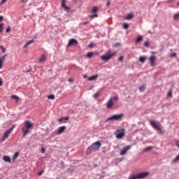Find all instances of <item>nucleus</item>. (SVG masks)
I'll list each match as a JSON object with an SVG mask.
<instances>
[{
  "label": "nucleus",
  "instance_id": "50",
  "mask_svg": "<svg viewBox=\"0 0 179 179\" xmlns=\"http://www.w3.org/2000/svg\"><path fill=\"white\" fill-rule=\"evenodd\" d=\"M64 120H65V121H68V120H69V117H66L63 118Z\"/></svg>",
  "mask_w": 179,
  "mask_h": 179
},
{
  "label": "nucleus",
  "instance_id": "45",
  "mask_svg": "<svg viewBox=\"0 0 179 179\" xmlns=\"http://www.w3.org/2000/svg\"><path fill=\"white\" fill-rule=\"evenodd\" d=\"M113 99V101H114V100H118V97L117 96H114L113 98H110Z\"/></svg>",
  "mask_w": 179,
  "mask_h": 179
},
{
  "label": "nucleus",
  "instance_id": "58",
  "mask_svg": "<svg viewBox=\"0 0 179 179\" xmlns=\"http://www.w3.org/2000/svg\"><path fill=\"white\" fill-rule=\"evenodd\" d=\"M177 5H178V6H179V1L178 2Z\"/></svg>",
  "mask_w": 179,
  "mask_h": 179
},
{
  "label": "nucleus",
  "instance_id": "37",
  "mask_svg": "<svg viewBox=\"0 0 179 179\" xmlns=\"http://www.w3.org/2000/svg\"><path fill=\"white\" fill-rule=\"evenodd\" d=\"M99 15L97 14H94V15H90V17L93 18V17H97Z\"/></svg>",
  "mask_w": 179,
  "mask_h": 179
},
{
  "label": "nucleus",
  "instance_id": "59",
  "mask_svg": "<svg viewBox=\"0 0 179 179\" xmlns=\"http://www.w3.org/2000/svg\"><path fill=\"white\" fill-rule=\"evenodd\" d=\"M34 38H37V37L34 36Z\"/></svg>",
  "mask_w": 179,
  "mask_h": 179
},
{
  "label": "nucleus",
  "instance_id": "19",
  "mask_svg": "<svg viewBox=\"0 0 179 179\" xmlns=\"http://www.w3.org/2000/svg\"><path fill=\"white\" fill-rule=\"evenodd\" d=\"M139 90H140V92H145V90H146V85H141L140 87H139Z\"/></svg>",
  "mask_w": 179,
  "mask_h": 179
},
{
  "label": "nucleus",
  "instance_id": "53",
  "mask_svg": "<svg viewBox=\"0 0 179 179\" xmlns=\"http://www.w3.org/2000/svg\"><path fill=\"white\" fill-rule=\"evenodd\" d=\"M62 120H64V117H62L60 119L58 120L59 122H61V121H62Z\"/></svg>",
  "mask_w": 179,
  "mask_h": 179
},
{
  "label": "nucleus",
  "instance_id": "6",
  "mask_svg": "<svg viewBox=\"0 0 179 179\" xmlns=\"http://www.w3.org/2000/svg\"><path fill=\"white\" fill-rule=\"evenodd\" d=\"M115 135L117 139H122L125 135V129H120L116 131Z\"/></svg>",
  "mask_w": 179,
  "mask_h": 179
},
{
  "label": "nucleus",
  "instance_id": "48",
  "mask_svg": "<svg viewBox=\"0 0 179 179\" xmlns=\"http://www.w3.org/2000/svg\"><path fill=\"white\" fill-rule=\"evenodd\" d=\"M86 24H89V21H87L85 22H83V25L86 26Z\"/></svg>",
  "mask_w": 179,
  "mask_h": 179
},
{
  "label": "nucleus",
  "instance_id": "57",
  "mask_svg": "<svg viewBox=\"0 0 179 179\" xmlns=\"http://www.w3.org/2000/svg\"><path fill=\"white\" fill-rule=\"evenodd\" d=\"M151 53H152V54H156V52H151Z\"/></svg>",
  "mask_w": 179,
  "mask_h": 179
},
{
  "label": "nucleus",
  "instance_id": "16",
  "mask_svg": "<svg viewBox=\"0 0 179 179\" xmlns=\"http://www.w3.org/2000/svg\"><path fill=\"white\" fill-rule=\"evenodd\" d=\"M65 129H66V127H65V126H62V127H59L57 134L59 135L62 134L64 132V131H65Z\"/></svg>",
  "mask_w": 179,
  "mask_h": 179
},
{
  "label": "nucleus",
  "instance_id": "54",
  "mask_svg": "<svg viewBox=\"0 0 179 179\" xmlns=\"http://www.w3.org/2000/svg\"><path fill=\"white\" fill-rule=\"evenodd\" d=\"M83 78H84V79H86V78H87V75H86V74L84 75V76H83Z\"/></svg>",
  "mask_w": 179,
  "mask_h": 179
},
{
  "label": "nucleus",
  "instance_id": "1",
  "mask_svg": "<svg viewBox=\"0 0 179 179\" xmlns=\"http://www.w3.org/2000/svg\"><path fill=\"white\" fill-rule=\"evenodd\" d=\"M101 148V141H96L94 143H92L87 149V153L88 155H90L92 152H96L99 150Z\"/></svg>",
  "mask_w": 179,
  "mask_h": 179
},
{
  "label": "nucleus",
  "instance_id": "60",
  "mask_svg": "<svg viewBox=\"0 0 179 179\" xmlns=\"http://www.w3.org/2000/svg\"><path fill=\"white\" fill-rule=\"evenodd\" d=\"M0 179H1V178H0Z\"/></svg>",
  "mask_w": 179,
  "mask_h": 179
},
{
  "label": "nucleus",
  "instance_id": "39",
  "mask_svg": "<svg viewBox=\"0 0 179 179\" xmlns=\"http://www.w3.org/2000/svg\"><path fill=\"white\" fill-rule=\"evenodd\" d=\"M167 96L168 97H172L173 96V93H171V92H168Z\"/></svg>",
  "mask_w": 179,
  "mask_h": 179
},
{
  "label": "nucleus",
  "instance_id": "43",
  "mask_svg": "<svg viewBox=\"0 0 179 179\" xmlns=\"http://www.w3.org/2000/svg\"><path fill=\"white\" fill-rule=\"evenodd\" d=\"M124 59V57L121 56L119 57L118 61H122Z\"/></svg>",
  "mask_w": 179,
  "mask_h": 179
},
{
  "label": "nucleus",
  "instance_id": "2",
  "mask_svg": "<svg viewBox=\"0 0 179 179\" xmlns=\"http://www.w3.org/2000/svg\"><path fill=\"white\" fill-rule=\"evenodd\" d=\"M117 54V52H113L111 50H108L105 55H102L101 57V59L102 61H110L113 57H114Z\"/></svg>",
  "mask_w": 179,
  "mask_h": 179
},
{
  "label": "nucleus",
  "instance_id": "33",
  "mask_svg": "<svg viewBox=\"0 0 179 179\" xmlns=\"http://www.w3.org/2000/svg\"><path fill=\"white\" fill-rule=\"evenodd\" d=\"M100 94V91H99L98 92L95 93L94 94V99H97V97H99V94Z\"/></svg>",
  "mask_w": 179,
  "mask_h": 179
},
{
  "label": "nucleus",
  "instance_id": "40",
  "mask_svg": "<svg viewBox=\"0 0 179 179\" xmlns=\"http://www.w3.org/2000/svg\"><path fill=\"white\" fill-rule=\"evenodd\" d=\"M41 153H45V148L44 147L41 148Z\"/></svg>",
  "mask_w": 179,
  "mask_h": 179
},
{
  "label": "nucleus",
  "instance_id": "41",
  "mask_svg": "<svg viewBox=\"0 0 179 179\" xmlns=\"http://www.w3.org/2000/svg\"><path fill=\"white\" fill-rule=\"evenodd\" d=\"M94 46V43H90V44H89L90 48H93Z\"/></svg>",
  "mask_w": 179,
  "mask_h": 179
},
{
  "label": "nucleus",
  "instance_id": "55",
  "mask_svg": "<svg viewBox=\"0 0 179 179\" xmlns=\"http://www.w3.org/2000/svg\"><path fill=\"white\" fill-rule=\"evenodd\" d=\"M176 146H178V148H179V141L176 142Z\"/></svg>",
  "mask_w": 179,
  "mask_h": 179
},
{
  "label": "nucleus",
  "instance_id": "32",
  "mask_svg": "<svg viewBox=\"0 0 179 179\" xmlns=\"http://www.w3.org/2000/svg\"><path fill=\"white\" fill-rule=\"evenodd\" d=\"M0 48H1L3 53L6 52V48H3V46H0Z\"/></svg>",
  "mask_w": 179,
  "mask_h": 179
},
{
  "label": "nucleus",
  "instance_id": "13",
  "mask_svg": "<svg viewBox=\"0 0 179 179\" xmlns=\"http://www.w3.org/2000/svg\"><path fill=\"white\" fill-rule=\"evenodd\" d=\"M106 106H107V108H111V107H113V106H114V101H113V99H110L108 101Z\"/></svg>",
  "mask_w": 179,
  "mask_h": 179
},
{
  "label": "nucleus",
  "instance_id": "30",
  "mask_svg": "<svg viewBox=\"0 0 179 179\" xmlns=\"http://www.w3.org/2000/svg\"><path fill=\"white\" fill-rule=\"evenodd\" d=\"M97 10H99V8L98 7H93L92 9V12L93 13H96V12H97Z\"/></svg>",
  "mask_w": 179,
  "mask_h": 179
},
{
  "label": "nucleus",
  "instance_id": "10",
  "mask_svg": "<svg viewBox=\"0 0 179 179\" xmlns=\"http://www.w3.org/2000/svg\"><path fill=\"white\" fill-rule=\"evenodd\" d=\"M71 45H78V41L75 38L70 39L67 47H71Z\"/></svg>",
  "mask_w": 179,
  "mask_h": 179
},
{
  "label": "nucleus",
  "instance_id": "51",
  "mask_svg": "<svg viewBox=\"0 0 179 179\" xmlns=\"http://www.w3.org/2000/svg\"><path fill=\"white\" fill-rule=\"evenodd\" d=\"M21 2H23V3H26V2H27V0H22Z\"/></svg>",
  "mask_w": 179,
  "mask_h": 179
},
{
  "label": "nucleus",
  "instance_id": "46",
  "mask_svg": "<svg viewBox=\"0 0 179 179\" xmlns=\"http://www.w3.org/2000/svg\"><path fill=\"white\" fill-rule=\"evenodd\" d=\"M68 81L70 82V83H72V82H73V79L69 78Z\"/></svg>",
  "mask_w": 179,
  "mask_h": 179
},
{
  "label": "nucleus",
  "instance_id": "27",
  "mask_svg": "<svg viewBox=\"0 0 179 179\" xmlns=\"http://www.w3.org/2000/svg\"><path fill=\"white\" fill-rule=\"evenodd\" d=\"M48 99L49 100H54V99H55V96L54 94H50L48 96Z\"/></svg>",
  "mask_w": 179,
  "mask_h": 179
},
{
  "label": "nucleus",
  "instance_id": "5",
  "mask_svg": "<svg viewBox=\"0 0 179 179\" xmlns=\"http://www.w3.org/2000/svg\"><path fill=\"white\" fill-rule=\"evenodd\" d=\"M149 176V172H142L140 173H137L136 175H133L130 179H142V178H146Z\"/></svg>",
  "mask_w": 179,
  "mask_h": 179
},
{
  "label": "nucleus",
  "instance_id": "31",
  "mask_svg": "<svg viewBox=\"0 0 179 179\" xmlns=\"http://www.w3.org/2000/svg\"><path fill=\"white\" fill-rule=\"evenodd\" d=\"M129 24L128 23H123V28L127 30V29H129Z\"/></svg>",
  "mask_w": 179,
  "mask_h": 179
},
{
  "label": "nucleus",
  "instance_id": "25",
  "mask_svg": "<svg viewBox=\"0 0 179 179\" xmlns=\"http://www.w3.org/2000/svg\"><path fill=\"white\" fill-rule=\"evenodd\" d=\"M19 157V152H16L13 156V160H16Z\"/></svg>",
  "mask_w": 179,
  "mask_h": 179
},
{
  "label": "nucleus",
  "instance_id": "12",
  "mask_svg": "<svg viewBox=\"0 0 179 179\" xmlns=\"http://www.w3.org/2000/svg\"><path fill=\"white\" fill-rule=\"evenodd\" d=\"M6 57H8L7 54L0 57V69H2V66H3V62H5Z\"/></svg>",
  "mask_w": 179,
  "mask_h": 179
},
{
  "label": "nucleus",
  "instance_id": "56",
  "mask_svg": "<svg viewBox=\"0 0 179 179\" xmlns=\"http://www.w3.org/2000/svg\"><path fill=\"white\" fill-rule=\"evenodd\" d=\"M7 0H2L1 1V3H5V1H6Z\"/></svg>",
  "mask_w": 179,
  "mask_h": 179
},
{
  "label": "nucleus",
  "instance_id": "38",
  "mask_svg": "<svg viewBox=\"0 0 179 179\" xmlns=\"http://www.w3.org/2000/svg\"><path fill=\"white\" fill-rule=\"evenodd\" d=\"M144 46H145V47H149V41H145V42L144 43Z\"/></svg>",
  "mask_w": 179,
  "mask_h": 179
},
{
  "label": "nucleus",
  "instance_id": "20",
  "mask_svg": "<svg viewBox=\"0 0 179 179\" xmlns=\"http://www.w3.org/2000/svg\"><path fill=\"white\" fill-rule=\"evenodd\" d=\"M99 78V75L96 74L95 76H92L90 78H88V80L92 81V80H96Z\"/></svg>",
  "mask_w": 179,
  "mask_h": 179
},
{
  "label": "nucleus",
  "instance_id": "35",
  "mask_svg": "<svg viewBox=\"0 0 179 179\" xmlns=\"http://www.w3.org/2000/svg\"><path fill=\"white\" fill-rule=\"evenodd\" d=\"M173 17H174L175 20H178V19H179V14H176Z\"/></svg>",
  "mask_w": 179,
  "mask_h": 179
},
{
  "label": "nucleus",
  "instance_id": "8",
  "mask_svg": "<svg viewBox=\"0 0 179 179\" xmlns=\"http://www.w3.org/2000/svg\"><path fill=\"white\" fill-rule=\"evenodd\" d=\"M13 129H15V125H13L10 129L6 131L3 133V141H5V139L9 138V135H10V134L12 133V131H13Z\"/></svg>",
  "mask_w": 179,
  "mask_h": 179
},
{
  "label": "nucleus",
  "instance_id": "3",
  "mask_svg": "<svg viewBox=\"0 0 179 179\" xmlns=\"http://www.w3.org/2000/svg\"><path fill=\"white\" fill-rule=\"evenodd\" d=\"M122 118H124V113L113 115L109 117H108L106 120V122L108 121H122Z\"/></svg>",
  "mask_w": 179,
  "mask_h": 179
},
{
  "label": "nucleus",
  "instance_id": "49",
  "mask_svg": "<svg viewBox=\"0 0 179 179\" xmlns=\"http://www.w3.org/2000/svg\"><path fill=\"white\" fill-rule=\"evenodd\" d=\"M3 20V16H0V22H2Z\"/></svg>",
  "mask_w": 179,
  "mask_h": 179
},
{
  "label": "nucleus",
  "instance_id": "11",
  "mask_svg": "<svg viewBox=\"0 0 179 179\" xmlns=\"http://www.w3.org/2000/svg\"><path fill=\"white\" fill-rule=\"evenodd\" d=\"M150 62L151 66H156V56H150Z\"/></svg>",
  "mask_w": 179,
  "mask_h": 179
},
{
  "label": "nucleus",
  "instance_id": "15",
  "mask_svg": "<svg viewBox=\"0 0 179 179\" xmlns=\"http://www.w3.org/2000/svg\"><path fill=\"white\" fill-rule=\"evenodd\" d=\"M124 19L126 20H131V19H134V14L132 13H129L127 15L124 17Z\"/></svg>",
  "mask_w": 179,
  "mask_h": 179
},
{
  "label": "nucleus",
  "instance_id": "24",
  "mask_svg": "<svg viewBox=\"0 0 179 179\" xmlns=\"http://www.w3.org/2000/svg\"><path fill=\"white\" fill-rule=\"evenodd\" d=\"M93 55H94V53L93 52H89L87 53L86 56L87 58H92L93 57Z\"/></svg>",
  "mask_w": 179,
  "mask_h": 179
},
{
  "label": "nucleus",
  "instance_id": "21",
  "mask_svg": "<svg viewBox=\"0 0 179 179\" xmlns=\"http://www.w3.org/2000/svg\"><path fill=\"white\" fill-rule=\"evenodd\" d=\"M45 59H46L45 55H42L41 57L38 59V61L39 62H44Z\"/></svg>",
  "mask_w": 179,
  "mask_h": 179
},
{
  "label": "nucleus",
  "instance_id": "9",
  "mask_svg": "<svg viewBox=\"0 0 179 179\" xmlns=\"http://www.w3.org/2000/svg\"><path fill=\"white\" fill-rule=\"evenodd\" d=\"M131 145H127L124 147L121 151H120V156H124L129 150L131 149Z\"/></svg>",
  "mask_w": 179,
  "mask_h": 179
},
{
  "label": "nucleus",
  "instance_id": "26",
  "mask_svg": "<svg viewBox=\"0 0 179 179\" xmlns=\"http://www.w3.org/2000/svg\"><path fill=\"white\" fill-rule=\"evenodd\" d=\"M143 40V37L142 36H138L136 39V43H139V41H142Z\"/></svg>",
  "mask_w": 179,
  "mask_h": 179
},
{
  "label": "nucleus",
  "instance_id": "7",
  "mask_svg": "<svg viewBox=\"0 0 179 179\" xmlns=\"http://www.w3.org/2000/svg\"><path fill=\"white\" fill-rule=\"evenodd\" d=\"M150 124L154 129H155L156 131H159L160 133H162V127L159 126V124H157L156 122H155L154 120H150Z\"/></svg>",
  "mask_w": 179,
  "mask_h": 179
},
{
  "label": "nucleus",
  "instance_id": "23",
  "mask_svg": "<svg viewBox=\"0 0 179 179\" xmlns=\"http://www.w3.org/2000/svg\"><path fill=\"white\" fill-rule=\"evenodd\" d=\"M11 99L16 100L15 103H19V96H17V95H12Z\"/></svg>",
  "mask_w": 179,
  "mask_h": 179
},
{
  "label": "nucleus",
  "instance_id": "42",
  "mask_svg": "<svg viewBox=\"0 0 179 179\" xmlns=\"http://www.w3.org/2000/svg\"><path fill=\"white\" fill-rule=\"evenodd\" d=\"M44 173V171H41L38 173V176H43V173Z\"/></svg>",
  "mask_w": 179,
  "mask_h": 179
},
{
  "label": "nucleus",
  "instance_id": "28",
  "mask_svg": "<svg viewBox=\"0 0 179 179\" xmlns=\"http://www.w3.org/2000/svg\"><path fill=\"white\" fill-rule=\"evenodd\" d=\"M152 149H153L152 146L147 147L143 149V152H148V150H152Z\"/></svg>",
  "mask_w": 179,
  "mask_h": 179
},
{
  "label": "nucleus",
  "instance_id": "4",
  "mask_svg": "<svg viewBox=\"0 0 179 179\" xmlns=\"http://www.w3.org/2000/svg\"><path fill=\"white\" fill-rule=\"evenodd\" d=\"M24 127L22 128V131L24 132L23 136H26L29 134V129L33 127V123L27 120L24 123Z\"/></svg>",
  "mask_w": 179,
  "mask_h": 179
},
{
  "label": "nucleus",
  "instance_id": "29",
  "mask_svg": "<svg viewBox=\"0 0 179 179\" xmlns=\"http://www.w3.org/2000/svg\"><path fill=\"white\" fill-rule=\"evenodd\" d=\"M3 26H5L4 23L0 24V33H2V31H3Z\"/></svg>",
  "mask_w": 179,
  "mask_h": 179
},
{
  "label": "nucleus",
  "instance_id": "34",
  "mask_svg": "<svg viewBox=\"0 0 179 179\" xmlns=\"http://www.w3.org/2000/svg\"><path fill=\"white\" fill-rule=\"evenodd\" d=\"M6 33H10V26H8L6 29Z\"/></svg>",
  "mask_w": 179,
  "mask_h": 179
},
{
  "label": "nucleus",
  "instance_id": "22",
  "mask_svg": "<svg viewBox=\"0 0 179 179\" xmlns=\"http://www.w3.org/2000/svg\"><path fill=\"white\" fill-rule=\"evenodd\" d=\"M138 60H139L140 62L143 64L145 62V61H146V57L141 56V57H139Z\"/></svg>",
  "mask_w": 179,
  "mask_h": 179
},
{
  "label": "nucleus",
  "instance_id": "18",
  "mask_svg": "<svg viewBox=\"0 0 179 179\" xmlns=\"http://www.w3.org/2000/svg\"><path fill=\"white\" fill-rule=\"evenodd\" d=\"M34 43V39H31L30 41H28V42L23 45V48H26V47H28V45H30V44Z\"/></svg>",
  "mask_w": 179,
  "mask_h": 179
},
{
  "label": "nucleus",
  "instance_id": "14",
  "mask_svg": "<svg viewBox=\"0 0 179 179\" xmlns=\"http://www.w3.org/2000/svg\"><path fill=\"white\" fill-rule=\"evenodd\" d=\"M66 0H62V8H64L66 10H70L71 8L65 4Z\"/></svg>",
  "mask_w": 179,
  "mask_h": 179
},
{
  "label": "nucleus",
  "instance_id": "36",
  "mask_svg": "<svg viewBox=\"0 0 179 179\" xmlns=\"http://www.w3.org/2000/svg\"><path fill=\"white\" fill-rule=\"evenodd\" d=\"M179 161V154L176 157V158L173 159V162H178Z\"/></svg>",
  "mask_w": 179,
  "mask_h": 179
},
{
  "label": "nucleus",
  "instance_id": "47",
  "mask_svg": "<svg viewBox=\"0 0 179 179\" xmlns=\"http://www.w3.org/2000/svg\"><path fill=\"white\" fill-rule=\"evenodd\" d=\"M176 55H177V54H176V53H172V54H171V57H176Z\"/></svg>",
  "mask_w": 179,
  "mask_h": 179
},
{
  "label": "nucleus",
  "instance_id": "52",
  "mask_svg": "<svg viewBox=\"0 0 179 179\" xmlns=\"http://www.w3.org/2000/svg\"><path fill=\"white\" fill-rule=\"evenodd\" d=\"M110 1H108L106 3V6H110Z\"/></svg>",
  "mask_w": 179,
  "mask_h": 179
},
{
  "label": "nucleus",
  "instance_id": "44",
  "mask_svg": "<svg viewBox=\"0 0 179 179\" xmlns=\"http://www.w3.org/2000/svg\"><path fill=\"white\" fill-rule=\"evenodd\" d=\"M3 83V81L2 80V78L0 77V86H2Z\"/></svg>",
  "mask_w": 179,
  "mask_h": 179
},
{
  "label": "nucleus",
  "instance_id": "17",
  "mask_svg": "<svg viewBox=\"0 0 179 179\" xmlns=\"http://www.w3.org/2000/svg\"><path fill=\"white\" fill-rule=\"evenodd\" d=\"M3 160L6 162L7 163H10L12 161L10 160V157L9 156L4 155L3 157Z\"/></svg>",
  "mask_w": 179,
  "mask_h": 179
}]
</instances>
